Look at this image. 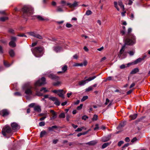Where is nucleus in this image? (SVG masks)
<instances>
[{
    "label": "nucleus",
    "instance_id": "obj_26",
    "mask_svg": "<svg viewBox=\"0 0 150 150\" xmlns=\"http://www.w3.org/2000/svg\"><path fill=\"white\" fill-rule=\"evenodd\" d=\"M47 134V132L45 130L42 131L40 133V136L41 137Z\"/></svg>",
    "mask_w": 150,
    "mask_h": 150
},
{
    "label": "nucleus",
    "instance_id": "obj_58",
    "mask_svg": "<svg viewBox=\"0 0 150 150\" xmlns=\"http://www.w3.org/2000/svg\"><path fill=\"white\" fill-rule=\"evenodd\" d=\"M137 140V139L136 137H134L132 140H131V142L132 143H134Z\"/></svg>",
    "mask_w": 150,
    "mask_h": 150
},
{
    "label": "nucleus",
    "instance_id": "obj_5",
    "mask_svg": "<svg viewBox=\"0 0 150 150\" xmlns=\"http://www.w3.org/2000/svg\"><path fill=\"white\" fill-rule=\"evenodd\" d=\"M135 37L132 34L130 35L126 41V43L128 45H133L135 44Z\"/></svg>",
    "mask_w": 150,
    "mask_h": 150
},
{
    "label": "nucleus",
    "instance_id": "obj_54",
    "mask_svg": "<svg viewBox=\"0 0 150 150\" xmlns=\"http://www.w3.org/2000/svg\"><path fill=\"white\" fill-rule=\"evenodd\" d=\"M62 91V90H54L52 91V92L55 93H59V92H61Z\"/></svg>",
    "mask_w": 150,
    "mask_h": 150
},
{
    "label": "nucleus",
    "instance_id": "obj_63",
    "mask_svg": "<svg viewBox=\"0 0 150 150\" xmlns=\"http://www.w3.org/2000/svg\"><path fill=\"white\" fill-rule=\"evenodd\" d=\"M72 93L71 92L70 93H67V97L68 98H69L70 96L72 95Z\"/></svg>",
    "mask_w": 150,
    "mask_h": 150
},
{
    "label": "nucleus",
    "instance_id": "obj_25",
    "mask_svg": "<svg viewBox=\"0 0 150 150\" xmlns=\"http://www.w3.org/2000/svg\"><path fill=\"white\" fill-rule=\"evenodd\" d=\"M9 45L12 47H15L16 46V44L15 42L12 41H11L9 43Z\"/></svg>",
    "mask_w": 150,
    "mask_h": 150
},
{
    "label": "nucleus",
    "instance_id": "obj_24",
    "mask_svg": "<svg viewBox=\"0 0 150 150\" xmlns=\"http://www.w3.org/2000/svg\"><path fill=\"white\" fill-rule=\"evenodd\" d=\"M56 11L57 12H62L63 11V10L62 9V6H58L57 7Z\"/></svg>",
    "mask_w": 150,
    "mask_h": 150
},
{
    "label": "nucleus",
    "instance_id": "obj_31",
    "mask_svg": "<svg viewBox=\"0 0 150 150\" xmlns=\"http://www.w3.org/2000/svg\"><path fill=\"white\" fill-rule=\"evenodd\" d=\"M84 129L85 130L86 129V128L84 127H82L81 128H78L76 130H75L76 132H81L83 129Z\"/></svg>",
    "mask_w": 150,
    "mask_h": 150
},
{
    "label": "nucleus",
    "instance_id": "obj_46",
    "mask_svg": "<svg viewBox=\"0 0 150 150\" xmlns=\"http://www.w3.org/2000/svg\"><path fill=\"white\" fill-rule=\"evenodd\" d=\"M52 115H53V116L52 118H51V120H54L57 117V115L55 112Z\"/></svg>",
    "mask_w": 150,
    "mask_h": 150
},
{
    "label": "nucleus",
    "instance_id": "obj_8",
    "mask_svg": "<svg viewBox=\"0 0 150 150\" xmlns=\"http://www.w3.org/2000/svg\"><path fill=\"white\" fill-rule=\"evenodd\" d=\"M11 126L13 130L16 131L20 128V126L16 122H14L11 124Z\"/></svg>",
    "mask_w": 150,
    "mask_h": 150
},
{
    "label": "nucleus",
    "instance_id": "obj_37",
    "mask_svg": "<svg viewBox=\"0 0 150 150\" xmlns=\"http://www.w3.org/2000/svg\"><path fill=\"white\" fill-rule=\"evenodd\" d=\"M67 66L66 65H64L62 68V70L63 72H65L67 69Z\"/></svg>",
    "mask_w": 150,
    "mask_h": 150
},
{
    "label": "nucleus",
    "instance_id": "obj_30",
    "mask_svg": "<svg viewBox=\"0 0 150 150\" xmlns=\"http://www.w3.org/2000/svg\"><path fill=\"white\" fill-rule=\"evenodd\" d=\"M137 114H135L130 115L129 117H131L132 120H134L137 117Z\"/></svg>",
    "mask_w": 150,
    "mask_h": 150
},
{
    "label": "nucleus",
    "instance_id": "obj_60",
    "mask_svg": "<svg viewBox=\"0 0 150 150\" xmlns=\"http://www.w3.org/2000/svg\"><path fill=\"white\" fill-rule=\"evenodd\" d=\"M35 103H32L29 105V107L30 108L33 107L35 105Z\"/></svg>",
    "mask_w": 150,
    "mask_h": 150
},
{
    "label": "nucleus",
    "instance_id": "obj_64",
    "mask_svg": "<svg viewBox=\"0 0 150 150\" xmlns=\"http://www.w3.org/2000/svg\"><path fill=\"white\" fill-rule=\"evenodd\" d=\"M125 67V66L124 64H123L121 65L120 66V68L121 69H124Z\"/></svg>",
    "mask_w": 150,
    "mask_h": 150
},
{
    "label": "nucleus",
    "instance_id": "obj_20",
    "mask_svg": "<svg viewBox=\"0 0 150 150\" xmlns=\"http://www.w3.org/2000/svg\"><path fill=\"white\" fill-rule=\"evenodd\" d=\"M9 53L11 57H13L15 55V52L13 50H11L9 51Z\"/></svg>",
    "mask_w": 150,
    "mask_h": 150
},
{
    "label": "nucleus",
    "instance_id": "obj_6",
    "mask_svg": "<svg viewBox=\"0 0 150 150\" xmlns=\"http://www.w3.org/2000/svg\"><path fill=\"white\" fill-rule=\"evenodd\" d=\"M125 45L122 46L121 49L118 55V57L120 59H122L125 58L127 56V52L125 51Z\"/></svg>",
    "mask_w": 150,
    "mask_h": 150
},
{
    "label": "nucleus",
    "instance_id": "obj_48",
    "mask_svg": "<svg viewBox=\"0 0 150 150\" xmlns=\"http://www.w3.org/2000/svg\"><path fill=\"white\" fill-rule=\"evenodd\" d=\"M11 41L15 42L17 38L16 37L12 36L11 37Z\"/></svg>",
    "mask_w": 150,
    "mask_h": 150
},
{
    "label": "nucleus",
    "instance_id": "obj_18",
    "mask_svg": "<svg viewBox=\"0 0 150 150\" xmlns=\"http://www.w3.org/2000/svg\"><path fill=\"white\" fill-rule=\"evenodd\" d=\"M86 83V80H83L79 82L78 84L79 86H82L84 85Z\"/></svg>",
    "mask_w": 150,
    "mask_h": 150
},
{
    "label": "nucleus",
    "instance_id": "obj_22",
    "mask_svg": "<svg viewBox=\"0 0 150 150\" xmlns=\"http://www.w3.org/2000/svg\"><path fill=\"white\" fill-rule=\"evenodd\" d=\"M59 4L61 5V6L62 7L65 6L66 5H67V3L65 1L62 0L60 2H59Z\"/></svg>",
    "mask_w": 150,
    "mask_h": 150
},
{
    "label": "nucleus",
    "instance_id": "obj_35",
    "mask_svg": "<svg viewBox=\"0 0 150 150\" xmlns=\"http://www.w3.org/2000/svg\"><path fill=\"white\" fill-rule=\"evenodd\" d=\"M114 4L115 7L117 9L118 11H120V9L117 6V2L116 1H114Z\"/></svg>",
    "mask_w": 150,
    "mask_h": 150
},
{
    "label": "nucleus",
    "instance_id": "obj_45",
    "mask_svg": "<svg viewBox=\"0 0 150 150\" xmlns=\"http://www.w3.org/2000/svg\"><path fill=\"white\" fill-rule=\"evenodd\" d=\"M98 119V116L96 115H94L92 118V120L93 121L96 120Z\"/></svg>",
    "mask_w": 150,
    "mask_h": 150
},
{
    "label": "nucleus",
    "instance_id": "obj_61",
    "mask_svg": "<svg viewBox=\"0 0 150 150\" xmlns=\"http://www.w3.org/2000/svg\"><path fill=\"white\" fill-rule=\"evenodd\" d=\"M129 145V143H127L125 144L122 147L123 149H124L126 147H127Z\"/></svg>",
    "mask_w": 150,
    "mask_h": 150
},
{
    "label": "nucleus",
    "instance_id": "obj_42",
    "mask_svg": "<svg viewBox=\"0 0 150 150\" xmlns=\"http://www.w3.org/2000/svg\"><path fill=\"white\" fill-rule=\"evenodd\" d=\"M50 100L54 101H55L57 99L55 97H50L49 98Z\"/></svg>",
    "mask_w": 150,
    "mask_h": 150
},
{
    "label": "nucleus",
    "instance_id": "obj_16",
    "mask_svg": "<svg viewBox=\"0 0 150 150\" xmlns=\"http://www.w3.org/2000/svg\"><path fill=\"white\" fill-rule=\"evenodd\" d=\"M97 143V141L96 140L92 141L86 143V144H88L91 145H93Z\"/></svg>",
    "mask_w": 150,
    "mask_h": 150
},
{
    "label": "nucleus",
    "instance_id": "obj_59",
    "mask_svg": "<svg viewBox=\"0 0 150 150\" xmlns=\"http://www.w3.org/2000/svg\"><path fill=\"white\" fill-rule=\"evenodd\" d=\"M104 49V47L103 46H102L101 47L98 48L97 49V50L98 51H101L103 50Z\"/></svg>",
    "mask_w": 150,
    "mask_h": 150
},
{
    "label": "nucleus",
    "instance_id": "obj_55",
    "mask_svg": "<svg viewBox=\"0 0 150 150\" xmlns=\"http://www.w3.org/2000/svg\"><path fill=\"white\" fill-rule=\"evenodd\" d=\"M83 106V105L82 104H81L79 106H78L77 108V110H80L81 109Z\"/></svg>",
    "mask_w": 150,
    "mask_h": 150
},
{
    "label": "nucleus",
    "instance_id": "obj_19",
    "mask_svg": "<svg viewBox=\"0 0 150 150\" xmlns=\"http://www.w3.org/2000/svg\"><path fill=\"white\" fill-rule=\"evenodd\" d=\"M139 71V69L138 68H136L133 69L130 72V74H135L136 73L138 72Z\"/></svg>",
    "mask_w": 150,
    "mask_h": 150
},
{
    "label": "nucleus",
    "instance_id": "obj_2",
    "mask_svg": "<svg viewBox=\"0 0 150 150\" xmlns=\"http://www.w3.org/2000/svg\"><path fill=\"white\" fill-rule=\"evenodd\" d=\"M44 48L42 47H38L31 49V50L35 56L40 57L43 54Z\"/></svg>",
    "mask_w": 150,
    "mask_h": 150
},
{
    "label": "nucleus",
    "instance_id": "obj_7",
    "mask_svg": "<svg viewBox=\"0 0 150 150\" xmlns=\"http://www.w3.org/2000/svg\"><path fill=\"white\" fill-rule=\"evenodd\" d=\"M11 128L9 126L6 125L3 129L2 132L3 135L5 136L6 135V133H10L11 132Z\"/></svg>",
    "mask_w": 150,
    "mask_h": 150
},
{
    "label": "nucleus",
    "instance_id": "obj_27",
    "mask_svg": "<svg viewBox=\"0 0 150 150\" xmlns=\"http://www.w3.org/2000/svg\"><path fill=\"white\" fill-rule=\"evenodd\" d=\"M62 91L61 92H59V93H58V95L59 96V97L64 98V96L63 93V90H61Z\"/></svg>",
    "mask_w": 150,
    "mask_h": 150
},
{
    "label": "nucleus",
    "instance_id": "obj_62",
    "mask_svg": "<svg viewBox=\"0 0 150 150\" xmlns=\"http://www.w3.org/2000/svg\"><path fill=\"white\" fill-rule=\"evenodd\" d=\"M17 36H19V37H27L26 35H24L23 34H18L17 35Z\"/></svg>",
    "mask_w": 150,
    "mask_h": 150
},
{
    "label": "nucleus",
    "instance_id": "obj_52",
    "mask_svg": "<svg viewBox=\"0 0 150 150\" xmlns=\"http://www.w3.org/2000/svg\"><path fill=\"white\" fill-rule=\"evenodd\" d=\"M66 26L68 28H70L72 26V25L70 23H67L66 24Z\"/></svg>",
    "mask_w": 150,
    "mask_h": 150
},
{
    "label": "nucleus",
    "instance_id": "obj_40",
    "mask_svg": "<svg viewBox=\"0 0 150 150\" xmlns=\"http://www.w3.org/2000/svg\"><path fill=\"white\" fill-rule=\"evenodd\" d=\"M35 38H38L39 39H40V40L42 39V36L41 35H40L38 34L37 33L35 37Z\"/></svg>",
    "mask_w": 150,
    "mask_h": 150
},
{
    "label": "nucleus",
    "instance_id": "obj_29",
    "mask_svg": "<svg viewBox=\"0 0 150 150\" xmlns=\"http://www.w3.org/2000/svg\"><path fill=\"white\" fill-rule=\"evenodd\" d=\"M96 78V76H94L93 77H90L89 78H88V79H86V81H91L94 79H95Z\"/></svg>",
    "mask_w": 150,
    "mask_h": 150
},
{
    "label": "nucleus",
    "instance_id": "obj_32",
    "mask_svg": "<svg viewBox=\"0 0 150 150\" xmlns=\"http://www.w3.org/2000/svg\"><path fill=\"white\" fill-rule=\"evenodd\" d=\"M57 128V127L56 125H54L52 126V127H49L48 128V129L50 131H52L54 129H56Z\"/></svg>",
    "mask_w": 150,
    "mask_h": 150
},
{
    "label": "nucleus",
    "instance_id": "obj_39",
    "mask_svg": "<svg viewBox=\"0 0 150 150\" xmlns=\"http://www.w3.org/2000/svg\"><path fill=\"white\" fill-rule=\"evenodd\" d=\"M93 89V87L92 86L89 87L88 88L86 89V91L87 92L89 91L92 90Z\"/></svg>",
    "mask_w": 150,
    "mask_h": 150
},
{
    "label": "nucleus",
    "instance_id": "obj_21",
    "mask_svg": "<svg viewBox=\"0 0 150 150\" xmlns=\"http://www.w3.org/2000/svg\"><path fill=\"white\" fill-rule=\"evenodd\" d=\"M28 33L31 36L35 37L37 33L36 32H30Z\"/></svg>",
    "mask_w": 150,
    "mask_h": 150
},
{
    "label": "nucleus",
    "instance_id": "obj_17",
    "mask_svg": "<svg viewBox=\"0 0 150 150\" xmlns=\"http://www.w3.org/2000/svg\"><path fill=\"white\" fill-rule=\"evenodd\" d=\"M118 4L121 8L122 9L123 11H124L125 10L124 6L123 4L122 1H119L118 2Z\"/></svg>",
    "mask_w": 150,
    "mask_h": 150
},
{
    "label": "nucleus",
    "instance_id": "obj_43",
    "mask_svg": "<svg viewBox=\"0 0 150 150\" xmlns=\"http://www.w3.org/2000/svg\"><path fill=\"white\" fill-rule=\"evenodd\" d=\"M60 118H64L65 117V115L64 113H61L59 115Z\"/></svg>",
    "mask_w": 150,
    "mask_h": 150
},
{
    "label": "nucleus",
    "instance_id": "obj_14",
    "mask_svg": "<svg viewBox=\"0 0 150 150\" xmlns=\"http://www.w3.org/2000/svg\"><path fill=\"white\" fill-rule=\"evenodd\" d=\"M110 135H109L107 137H103L102 139V140L103 142H106L109 141L110 139Z\"/></svg>",
    "mask_w": 150,
    "mask_h": 150
},
{
    "label": "nucleus",
    "instance_id": "obj_53",
    "mask_svg": "<svg viewBox=\"0 0 150 150\" xmlns=\"http://www.w3.org/2000/svg\"><path fill=\"white\" fill-rule=\"evenodd\" d=\"M14 94L15 96H21V95L20 93L18 92H17L14 93Z\"/></svg>",
    "mask_w": 150,
    "mask_h": 150
},
{
    "label": "nucleus",
    "instance_id": "obj_1",
    "mask_svg": "<svg viewBox=\"0 0 150 150\" xmlns=\"http://www.w3.org/2000/svg\"><path fill=\"white\" fill-rule=\"evenodd\" d=\"M46 83L45 79L44 77H42L40 79H39L36 81L34 84V89L36 91V94L38 96H42L43 93L48 91L45 88H42L40 91H38V88L41 85Z\"/></svg>",
    "mask_w": 150,
    "mask_h": 150
},
{
    "label": "nucleus",
    "instance_id": "obj_47",
    "mask_svg": "<svg viewBox=\"0 0 150 150\" xmlns=\"http://www.w3.org/2000/svg\"><path fill=\"white\" fill-rule=\"evenodd\" d=\"M61 82L59 81H58L55 83H54V86H58L61 84Z\"/></svg>",
    "mask_w": 150,
    "mask_h": 150
},
{
    "label": "nucleus",
    "instance_id": "obj_33",
    "mask_svg": "<svg viewBox=\"0 0 150 150\" xmlns=\"http://www.w3.org/2000/svg\"><path fill=\"white\" fill-rule=\"evenodd\" d=\"M8 19V18L6 17H3L0 18V21H4Z\"/></svg>",
    "mask_w": 150,
    "mask_h": 150
},
{
    "label": "nucleus",
    "instance_id": "obj_34",
    "mask_svg": "<svg viewBox=\"0 0 150 150\" xmlns=\"http://www.w3.org/2000/svg\"><path fill=\"white\" fill-rule=\"evenodd\" d=\"M87 64V62L86 60L84 61L83 62L80 63V67L83 66H86Z\"/></svg>",
    "mask_w": 150,
    "mask_h": 150
},
{
    "label": "nucleus",
    "instance_id": "obj_28",
    "mask_svg": "<svg viewBox=\"0 0 150 150\" xmlns=\"http://www.w3.org/2000/svg\"><path fill=\"white\" fill-rule=\"evenodd\" d=\"M125 125L124 122H122L120 123L119 125L117 127L118 129H119L121 128V127H123Z\"/></svg>",
    "mask_w": 150,
    "mask_h": 150
},
{
    "label": "nucleus",
    "instance_id": "obj_9",
    "mask_svg": "<svg viewBox=\"0 0 150 150\" xmlns=\"http://www.w3.org/2000/svg\"><path fill=\"white\" fill-rule=\"evenodd\" d=\"M67 5L70 8H74L77 6L78 4L77 2L75 1L72 4L69 3H67Z\"/></svg>",
    "mask_w": 150,
    "mask_h": 150
},
{
    "label": "nucleus",
    "instance_id": "obj_36",
    "mask_svg": "<svg viewBox=\"0 0 150 150\" xmlns=\"http://www.w3.org/2000/svg\"><path fill=\"white\" fill-rule=\"evenodd\" d=\"M92 11L90 10H87L86 13L85 15L87 16H89L92 14Z\"/></svg>",
    "mask_w": 150,
    "mask_h": 150
},
{
    "label": "nucleus",
    "instance_id": "obj_3",
    "mask_svg": "<svg viewBox=\"0 0 150 150\" xmlns=\"http://www.w3.org/2000/svg\"><path fill=\"white\" fill-rule=\"evenodd\" d=\"M33 88L30 82H27L24 84L22 87V89L25 91V93L27 95H31L33 94L32 89Z\"/></svg>",
    "mask_w": 150,
    "mask_h": 150
},
{
    "label": "nucleus",
    "instance_id": "obj_10",
    "mask_svg": "<svg viewBox=\"0 0 150 150\" xmlns=\"http://www.w3.org/2000/svg\"><path fill=\"white\" fill-rule=\"evenodd\" d=\"M53 50L56 52H60L62 50V48L61 47L58 46L54 47H53Z\"/></svg>",
    "mask_w": 150,
    "mask_h": 150
},
{
    "label": "nucleus",
    "instance_id": "obj_4",
    "mask_svg": "<svg viewBox=\"0 0 150 150\" xmlns=\"http://www.w3.org/2000/svg\"><path fill=\"white\" fill-rule=\"evenodd\" d=\"M23 12V16H29L32 15L33 13V8L30 6H24L22 9Z\"/></svg>",
    "mask_w": 150,
    "mask_h": 150
},
{
    "label": "nucleus",
    "instance_id": "obj_11",
    "mask_svg": "<svg viewBox=\"0 0 150 150\" xmlns=\"http://www.w3.org/2000/svg\"><path fill=\"white\" fill-rule=\"evenodd\" d=\"M48 76L52 79H59V76L51 74H48Z\"/></svg>",
    "mask_w": 150,
    "mask_h": 150
},
{
    "label": "nucleus",
    "instance_id": "obj_12",
    "mask_svg": "<svg viewBox=\"0 0 150 150\" xmlns=\"http://www.w3.org/2000/svg\"><path fill=\"white\" fill-rule=\"evenodd\" d=\"M34 110L35 111L38 112H40L41 111V107L39 105L35 106L34 108Z\"/></svg>",
    "mask_w": 150,
    "mask_h": 150
},
{
    "label": "nucleus",
    "instance_id": "obj_56",
    "mask_svg": "<svg viewBox=\"0 0 150 150\" xmlns=\"http://www.w3.org/2000/svg\"><path fill=\"white\" fill-rule=\"evenodd\" d=\"M88 116L86 115H83L82 117V119L83 120H86L87 119H88Z\"/></svg>",
    "mask_w": 150,
    "mask_h": 150
},
{
    "label": "nucleus",
    "instance_id": "obj_49",
    "mask_svg": "<svg viewBox=\"0 0 150 150\" xmlns=\"http://www.w3.org/2000/svg\"><path fill=\"white\" fill-rule=\"evenodd\" d=\"M4 65L6 67H9L10 65L8 64L5 61H4Z\"/></svg>",
    "mask_w": 150,
    "mask_h": 150
},
{
    "label": "nucleus",
    "instance_id": "obj_15",
    "mask_svg": "<svg viewBox=\"0 0 150 150\" xmlns=\"http://www.w3.org/2000/svg\"><path fill=\"white\" fill-rule=\"evenodd\" d=\"M146 57V56H145V57H144L143 58H139L137 59L133 62L134 64H136L137 63L140 62L141 61L144 60V59L145 57Z\"/></svg>",
    "mask_w": 150,
    "mask_h": 150
},
{
    "label": "nucleus",
    "instance_id": "obj_44",
    "mask_svg": "<svg viewBox=\"0 0 150 150\" xmlns=\"http://www.w3.org/2000/svg\"><path fill=\"white\" fill-rule=\"evenodd\" d=\"M8 32L11 34H14V30L10 28L8 30Z\"/></svg>",
    "mask_w": 150,
    "mask_h": 150
},
{
    "label": "nucleus",
    "instance_id": "obj_51",
    "mask_svg": "<svg viewBox=\"0 0 150 150\" xmlns=\"http://www.w3.org/2000/svg\"><path fill=\"white\" fill-rule=\"evenodd\" d=\"M45 125V122L43 121L40 122L39 123V125L41 127L44 126Z\"/></svg>",
    "mask_w": 150,
    "mask_h": 150
},
{
    "label": "nucleus",
    "instance_id": "obj_13",
    "mask_svg": "<svg viewBox=\"0 0 150 150\" xmlns=\"http://www.w3.org/2000/svg\"><path fill=\"white\" fill-rule=\"evenodd\" d=\"M2 114V116H5L8 115L9 114V112L8 110L6 109H4L2 110L1 111Z\"/></svg>",
    "mask_w": 150,
    "mask_h": 150
},
{
    "label": "nucleus",
    "instance_id": "obj_57",
    "mask_svg": "<svg viewBox=\"0 0 150 150\" xmlns=\"http://www.w3.org/2000/svg\"><path fill=\"white\" fill-rule=\"evenodd\" d=\"M124 142L123 141H121L119 142L118 144V145L119 146H120L122 144L124 143Z\"/></svg>",
    "mask_w": 150,
    "mask_h": 150
},
{
    "label": "nucleus",
    "instance_id": "obj_50",
    "mask_svg": "<svg viewBox=\"0 0 150 150\" xmlns=\"http://www.w3.org/2000/svg\"><path fill=\"white\" fill-rule=\"evenodd\" d=\"M37 18L40 20L43 21L45 20L41 16H38Z\"/></svg>",
    "mask_w": 150,
    "mask_h": 150
},
{
    "label": "nucleus",
    "instance_id": "obj_41",
    "mask_svg": "<svg viewBox=\"0 0 150 150\" xmlns=\"http://www.w3.org/2000/svg\"><path fill=\"white\" fill-rule=\"evenodd\" d=\"M54 102V103L57 106H59L60 104V102L59 100L57 99Z\"/></svg>",
    "mask_w": 150,
    "mask_h": 150
},
{
    "label": "nucleus",
    "instance_id": "obj_23",
    "mask_svg": "<svg viewBox=\"0 0 150 150\" xmlns=\"http://www.w3.org/2000/svg\"><path fill=\"white\" fill-rule=\"evenodd\" d=\"M111 143V142L109 143H105L103 144L102 146V149H104L107 146H108Z\"/></svg>",
    "mask_w": 150,
    "mask_h": 150
},
{
    "label": "nucleus",
    "instance_id": "obj_38",
    "mask_svg": "<svg viewBox=\"0 0 150 150\" xmlns=\"http://www.w3.org/2000/svg\"><path fill=\"white\" fill-rule=\"evenodd\" d=\"M88 98V96H84L82 98L81 100V102L84 101L85 100L87 99Z\"/></svg>",
    "mask_w": 150,
    "mask_h": 150
}]
</instances>
